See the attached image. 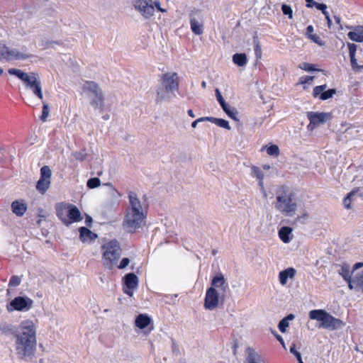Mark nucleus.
Listing matches in <instances>:
<instances>
[{
	"label": "nucleus",
	"instance_id": "nucleus-24",
	"mask_svg": "<svg viewBox=\"0 0 363 363\" xmlns=\"http://www.w3.org/2000/svg\"><path fill=\"white\" fill-rule=\"evenodd\" d=\"M40 82L39 77L37 73L30 72L26 74L23 82L28 89L33 88L34 86Z\"/></svg>",
	"mask_w": 363,
	"mask_h": 363
},
{
	"label": "nucleus",
	"instance_id": "nucleus-47",
	"mask_svg": "<svg viewBox=\"0 0 363 363\" xmlns=\"http://www.w3.org/2000/svg\"><path fill=\"white\" fill-rule=\"evenodd\" d=\"M49 113H50V110H49V107H48V105L47 104H43V111H42V115H41V120L43 121H45L48 116H49Z\"/></svg>",
	"mask_w": 363,
	"mask_h": 363
},
{
	"label": "nucleus",
	"instance_id": "nucleus-21",
	"mask_svg": "<svg viewBox=\"0 0 363 363\" xmlns=\"http://www.w3.org/2000/svg\"><path fill=\"white\" fill-rule=\"evenodd\" d=\"M80 240L82 242L93 241L97 238V235L91 232L86 227H81L79 229Z\"/></svg>",
	"mask_w": 363,
	"mask_h": 363
},
{
	"label": "nucleus",
	"instance_id": "nucleus-6",
	"mask_svg": "<svg viewBox=\"0 0 363 363\" xmlns=\"http://www.w3.org/2000/svg\"><path fill=\"white\" fill-rule=\"evenodd\" d=\"M275 207L288 216L294 215L296 210V202L291 195L281 194L277 196Z\"/></svg>",
	"mask_w": 363,
	"mask_h": 363
},
{
	"label": "nucleus",
	"instance_id": "nucleus-11",
	"mask_svg": "<svg viewBox=\"0 0 363 363\" xmlns=\"http://www.w3.org/2000/svg\"><path fill=\"white\" fill-rule=\"evenodd\" d=\"M133 6L145 18H150L155 13V7L152 4V0H136Z\"/></svg>",
	"mask_w": 363,
	"mask_h": 363
},
{
	"label": "nucleus",
	"instance_id": "nucleus-5",
	"mask_svg": "<svg viewBox=\"0 0 363 363\" xmlns=\"http://www.w3.org/2000/svg\"><path fill=\"white\" fill-rule=\"evenodd\" d=\"M83 91L86 93L91 106L102 111L104 107L105 96L99 85L92 81H86L83 84Z\"/></svg>",
	"mask_w": 363,
	"mask_h": 363
},
{
	"label": "nucleus",
	"instance_id": "nucleus-37",
	"mask_svg": "<svg viewBox=\"0 0 363 363\" xmlns=\"http://www.w3.org/2000/svg\"><path fill=\"white\" fill-rule=\"evenodd\" d=\"M101 185V181L98 177L89 179L86 182V186L89 189H94Z\"/></svg>",
	"mask_w": 363,
	"mask_h": 363
},
{
	"label": "nucleus",
	"instance_id": "nucleus-46",
	"mask_svg": "<svg viewBox=\"0 0 363 363\" xmlns=\"http://www.w3.org/2000/svg\"><path fill=\"white\" fill-rule=\"evenodd\" d=\"M21 279L20 277L12 276L9 281V286L15 287V286H18L21 284Z\"/></svg>",
	"mask_w": 363,
	"mask_h": 363
},
{
	"label": "nucleus",
	"instance_id": "nucleus-36",
	"mask_svg": "<svg viewBox=\"0 0 363 363\" xmlns=\"http://www.w3.org/2000/svg\"><path fill=\"white\" fill-rule=\"evenodd\" d=\"M51 174H52V172H51V170L49 168V167L43 166L40 169V178L41 179L50 180Z\"/></svg>",
	"mask_w": 363,
	"mask_h": 363
},
{
	"label": "nucleus",
	"instance_id": "nucleus-22",
	"mask_svg": "<svg viewBox=\"0 0 363 363\" xmlns=\"http://www.w3.org/2000/svg\"><path fill=\"white\" fill-rule=\"evenodd\" d=\"M348 38L357 43L363 42V26H356L352 31H350L347 34Z\"/></svg>",
	"mask_w": 363,
	"mask_h": 363
},
{
	"label": "nucleus",
	"instance_id": "nucleus-27",
	"mask_svg": "<svg viewBox=\"0 0 363 363\" xmlns=\"http://www.w3.org/2000/svg\"><path fill=\"white\" fill-rule=\"evenodd\" d=\"M296 271L293 268H288L285 270L281 271L279 274V282L281 285H285L287 283L289 278H293L295 275Z\"/></svg>",
	"mask_w": 363,
	"mask_h": 363
},
{
	"label": "nucleus",
	"instance_id": "nucleus-64",
	"mask_svg": "<svg viewBox=\"0 0 363 363\" xmlns=\"http://www.w3.org/2000/svg\"><path fill=\"white\" fill-rule=\"evenodd\" d=\"M133 289H128V288H126V287H125V288L124 289V293H125V294H128V296H133Z\"/></svg>",
	"mask_w": 363,
	"mask_h": 363
},
{
	"label": "nucleus",
	"instance_id": "nucleus-44",
	"mask_svg": "<svg viewBox=\"0 0 363 363\" xmlns=\"http://www.w3.org/2000/svg\"><path fill=\"white\" fill-rule=\"evenodd\" d=\"M327 86L326 84L320 85V86H316L314 87L313 91V95L314 97H317L319 95H320L324 90H325Z\"/></svg>",
	"mask_w": 363,
	"mask_h": 363
},
{
	"label": "nucleus",
	"instance_id": "nucleus-51",
	"mask_svg": "<svg viewBox=\"0 0 363 363\" xmlns=\"http://www.w3.org/2000/svg\"><path fill=\"white\" fill-rule=\"evenodd\" d=\"M216 96L221 107H224L226 104H228L223 98L218 89H216Z\"/></svg>",
	"mask_w": 363,
	"mask_h": 363
},
{
	"label": "nucleus",
	"instance_id": "nucleus-18",
	"mask_svg": "<svg viewBox=\"0 0 363 363\" xmlns=\"http://www.w3.org/2000/svg\"><path fill=\"white\" fill-rule=\"evenodd\" d=\"M211 287H214L216 289V288L220 289L221 291L223 292L225 291V290L228 287V284L226 282V280L221 273L217 274L212 279L211 281Z\"/></svg>",
	"mask_w": 363,
	"mask_h": 363
},
{
	"label": "nucleus",
	"instance_id": "nucleus-33",
	"mask_svg": "<svg viewBox=\"0 0 363 363\" xmlns=\"http://www.w3.org/2000/svg\"><path fill=\"white\" fill-rule=\"evenodd\" d=\"M208 121L212 122L217 125L219 127L226 128L228 130H230L231 128L229 125L228 121L222 119V118H216L213 117H208Z\"/></svg>",
	"mask_w": 363,
	"mask_h": 363
},
{
	"label": "nucleus",
	"instance_id": "nucleus-43",
	"mask_svg": "<svg viewBox=\"0 0 363 363\" xmlns=\"http://www.w3.org/2000/svg\"><path fill=\"white\" fill-rule=\"evenodd\" d=\"M300 68L306 71V72H313V71H318L319 69L315 68L313 64L303 62L300 65Z\"/></svg>",
	"mask_w": 363,
	"mask_h": 363
},
{
	"label": "nucleus",
	"instance_id": "nucleus-63",
	"mask_svg": "<svg viewBox=\"0 0 363 363\" xmlns=\"http://www.w3.org/2000/svg\"><path fill=\"white\" fill-rule=\"evenodd\" d=\"M313 32V27L312 26H308L306 28V35H308V38L309 37V35H312Z\"/></svg>",
	"mask_w": 363,
	"mask_h": 363
},
{
	"label": "nucleus",
	"instance_id": "nucleus-56",
	"mask_svg": "<svg viewBox=\"0 0 363 363\" xmlns=\"http://www.w3.org/2000/svg\"><path fill=\"white\" fill-rule=\"evenodd\" d=\"M308 38L319 45H323V41L316 34L309 35Z\"/></svg>",
	"mask_w": 363,
	"mask_h": 363
},
{
	"label": "nucleus",
	"instance_id": "nucleus-30",
	"mask_svg": "<svg viewBox=\"0 0 363 363\" xmlns=\"http://www.w3.org/2000/svg\"><path fill=\"white\" fill-rule=\"evenodd\" d=\"M233 62L240 66L242 67L247 63V57L245 53H236L233 56Z\"/></svg>",
	"mask_w": 363,
	"mask_h": 363
},
{
	"label": "nucleus",
	"instance_id": "nucleus-40",
	"mask_svg": "<svg viewBox=\"0 0 363 363\" xmlns=\"http://www.w3.org/2000/svg\"><path fill=\"white\" fill-rule=\"evenodd\" d=\"M354 169V167H350V171L352 172ZM355 169L357 174L354 177L353 181L359 182L363 178V167H355Z\"/></svg>",
	"mask_w": 363,
	"mask_h": 363
},
{
	"label": "nucleus",
	"instance_id": "nucleus-55",
	"mask_svg": "<svg viewBox=\"0 0 363 363\" xmlns=\"http://www.w3.org/2000/svg\"><path fill=\"white\" fill-rule=\"evenodd\" d=\"M315 7L317 9L320 10L325 16L329 14L327 11V6L325 4H315Z\"/></svg>",
	"mask_w": 363,
	"mask_h": 363
},
{
	"label": "nucleus",
	"instance_id": "nucleus-57",
	"mask_svg": "<svg viewBox=\"0 0 363 363\" xmlns=\"http://www.w3.org/2000/svg\"><path fill=\"white\" fill-rule=\"evenodd\" d=\"M130 263V259L127 257H125V258H123L122 260L121 261L119 265L118 266V267L119 269H124Z\"/></svg>",
	"mask_w": 363,
	"mask_h": 363
},
{
	"label": "nucleus",
	"instance_id": "nucleus-13",
	"mask_svg": "<svg viewBox=\"0 0 363 363\" xmlns=\"http://www.w3.org/2000/svg\"><path fill=\"white\" fill-rule=\"evenodd\" d=\"M196 16H201L200 11L197 9L191 11L189 14L191 29L195 35H201L203 32V23L201 20L196 19Z\"/></svg>",
	"mask_w": 363,
	"mask_h": 363
},
{
	"label": "nucleus",
	"instance_id": "nucleus-23",
	"mask_svg": "<svg viewBox=\"0 0 363 363\" xmlns=\"http://www.w3.org/2000/svg\"><path fill=\"white\" fill-rule=\"evenodd\" d=\"M338 273L348 283L349 286L350 281L352 279V269H350V265L348 264L343 263L340 265Z\"/></svg>",
	"mask_w": 363,
	"mask_h": 363
},
{
	"label": "nucleus",
	"instance_id": "nucleus-9",
	"mask_svg": "<svg viewBox=\"0 0 363 363\" xmlns=\"http://www.w3.org/2000/svg\"><path fill=\"white\" fill-rule=\"evenodd\" d=\"M349 288L363 292V263L357 262L352 267V279L350 281Z\"/></svg>",
	"mask_w": 363,
	"mask_h": 363
},
{
	"label": "nucleus",
	"instance_id": "nucleus-4",
	"mask_svg": "<svg viewBox=\"0 0 363 363\" xmlns=\"http://www.w3.org/2000/svg\"><path fill=\"white\" fill-rule=\"evenodd\" d=\"M309 318L311 320H316L320 323L319 328L329 330L341 329L345 323L338 318L331 315L330 313L322 309H315L309 312Z\"/></svg>",
	"mask_w": 363,
	"mask_h": 363
},
{
	"label": "nucleus",
	"instance_id": "nucleus-32",
	"mask_svg": "<svg viewBox=\"0 0 363 363\" xmlns=\"http://www.w3.org/2000/svg\"><path fill=\"white\" fill-rule=\"evenodd\" d=\"M104 186L106 187V193L113 199H117L121 196L120 193L113 187L111 183H105Z\"/></svg>",
	"mask_w": 363,
	"mask_h": 363
},
{
	"label": "nucleus",
	"instance_id": "nucleus-28",
	"mask_svg": "<svg viewBox=\"0 0 363 363\" xmlns=\"http://www.w3.org/2000/svg\"><path fill=\"white\" fill-rule=\"evenodd\" d=\"M11 208L13 212L19 216H23L27 209V206L25 203L19 202L18 201H15L12 203Z\"/></svg>",
	"mask_w": 363,
	"mask_h": 363
},
{
	"label": "nucleus",
	"instance_id": "nucleus-45",
	"mask_svg": "<svg viewBox=\"0 0 363 363\" xmlns=\"http://www.w3.org/2000/svg\"><path fill=\"white\" fill-rule=\"evenodd\" d=\"M72 155L76 160H79V161H84L86 157V153L84 150L74 152L72 153Z\"/></svg>",
	"mask_w": 363,
	"mask_h": 363
},
{
	"label": "nucleus",
	"instance_id": "nucleus-62",
	"mask_svg": "<svg viewBox=\"0 0 363 363\" xmlns=\"http://www.w3.org/2000/svg\"><path fill=\"white\" fill-rule=\"evenodd\" d=\"M307 4L306 6L308 8H311L313 6H315V4H318L317 2L314 1L313 0H306Z\"/></svg>",
	"mask_w": 363,
	"mask_h": 363
},
{
	"label": "nucleus",
	"instance_id": "nucleus-1",
	"mask_svg": "<svg viewBox=\"0 0 363 363\" xmlns=\"http://www.w3.org/2000/svg\"><path fill=\"white\" fill-rule=\"evenodd\" d=\"M15 350L20 359L30 361L36 350V328L32 320L21 323L15 332Z\"/></svg>",
	"mask_w": 363,
	"mask_h": 363
},
{
	"label": "nucleus",
	"instance_id": "nucleus-2",
	"mask_svg": "<svg viewBox=\"0 0 363 363\" xmlns=\"http://www.w3.org/2000/svg\"><path fill=\"white\" fill-rule=\"evenodd\" d=\"M160 84L156 90L155 102L161 104L169 101L176 96L175 91L179 89V79L176 72H167L162 74Z\"/></svg>",
	"mask_w": 363,
	"mask_h": 363
},
{
	"label": "nucleus",
	"instance_id": "nucleus-49",
	"mask_svg": "<svg viewBox=\"0 0 363 363\" xmlns=\"http://www.w3.org/2000/svg\"><path fill=\"white\" fill-rule=\"evenodd\" d=\"M281 11H282L284 15H287L289 18H292L293 12H292V9H291V6H289L286 4H283L281 6Z\"/></svg>",
	"mask_w": 363,
	"mask_h": 363
},
{
	"label": "nucleus",
	"instance_id": "nucleus-50",
	"mask_svg": "<svg viewBox=\"0 0 363 363\" xmlns=\"http://www.w3.org/2000/svg\"><path fill=\"white\" fill-rule=\"evenodd\" d=\"M351 67L353 70L360 71L363 69V65H359L357 62V60L355 56H353L352 58H350Z\"/></svg>",
	"mask_w": 363,
	"mask_h": 363
},
{
	"label": "nucleus",
	"instance_id": "nucleus-25",
	"mask_svg": "<svg viewBox=\"0 0 363 363\" xmlns=\"http://www.w3.org/2000/svg\"><path fill=\"white\" fill-rule=\"evenodd\" d=\"M152 322L151 318L146 314H139L135 320V325L140 328L144 329L147 327Z\"/></svg>",
	"mask_w": 363,
	"mask_h": 363
},
{
	"label": "nucleus",
	"instance_id": "nucleus-41",
	"mask_svg": "<svg viewBox=\"0 0 363 363\" xmlns=\"http://www.w3.org/2000/svg\"><path fill=\"white\" fill-rule=\"evenodd\" d=\"M267 153L269 155L277 156L279 153V150L277 145H272L267 148Z\"/></svg>",
	"mask_w": 363,
	"mask_h": 363
},
{
	"label": "nucleus",
	"instance_id": "nucleus-10",
	"mask_svg": "<svg viewBox=\"0 0 363 363\" xmlns=\"http://www.w3.org/2000/svg\"><path fill=\"white\" fill-rule=\"evenodd\" d=\"M307 118L310 121L308 129L312 130L330 119V114L324 112L309 111L307 113Z\"/></svg>",
	"mask_w": 363,
	"mask_h": 363
},
{
	"label": "nucleus",
	"instance_id": "nucleus-16",
	"mask_svg": "<svg viewBox=\"0 0 363 363\" xmlns=\"http://www.w3.org/2000/svg\"><path fill=\"white\" fill-rule=\"evenodd\" d=\"M357 196L363 199V184L362 186L354 189L347 194V196L343 200V205L345 208L347 209L350 208L352 201Z\"/></svg>",
	"mask_w": 363,
	"mask_h": 363
},
{
	"label": "nucleus",
	"instance_id": "nucleus-42",
	"mask_svg": "<svg viewBox=\"0 0 363 363\" xmlns=\"http://www.w3.org/2000/svg\"><path fill=\"white\" fill-rule=\"evenodd\" d=\"M290 352L292 353L296 357L298 363H303L302 358H301V354L299 352H298L296 350L295 344H292V345L291 346Z\"/></svg>",
	"mask_w": 363,
	"mask_h": 363
},
{
	"label": "nucleus",
	"instance_id": "nucleus-8",
	"mask_svg": "<svg viewBox=\"0 0 363 363\" xmlns=\"http://www.w3.org/2000/svg\"><path fill=\"white\" fill-rule=\"evenodd\" d=\"M145 218L143 211H133L127 210L123 225L124 228L129 231L135 230L141 226V224Z\"/></svg>",
	"mask_w": 363,
	"mask_h": 363
},
{
	"label": "nucleus",
	"instance_id": "nucleus-31",
	"mask_svg": "<svg viewBox=\"0 0 363 363\" xmlns=\"http://www.w3.org/2000/svg\"><path fill=\"white\" fill-rule=\"evenodd\" d=\"M50 180L41 179L38 181L36 189L41 193L44 194L50 187Z\"/></svg>",
	"mask_w": 363,
	"mask_h": 363
},
{
	"label": "nucleus",
	"instance_id": "nucleus-54",
	"mask_svg": "<svg viewBox=\"0 0 363 363\" xmlns=\"http://www.w3.org/2000/svg\"><path fill=\"white\" fill-rule=\"evenodd\" d=\"M255 44V53L257 58H260L262 56L261 46L257 40H254Z\"/></svg>",
	"mask_w": 363,
	"mask_h": 363
},
{
	"label": "nucleus",
	"instance_id": "nucleus-3",
	"mask_svg": "<svg viewBox=\"0 0 363 363\" xmlns=\"http://www.w3.org/2000/svg\"><path fill=\"white\" fill-rule=\"evenodd\" d=\"M101 251L104 267L109 270L113 269L122 254L119 242L116 240H110L101 246Z\"/></svg>",
	"mask_w": 363,
	"mask_h": 363
},
{
	"label": "nucleus",
	"instance_id": "nucleus-48",
	"mask_svg": "<svg viewBox=\"0 0 363 363\" xmlns=\"http://www.w3.org/2000/svg\"><path fill=\"white\" fill-rule=\"evenodd\" d=\"M288 327L289 322L286 321V319L283 318L279 323L278 328L281 333H285Z\"/></svg>",
	"mask_w": 363,
	"mask_h": 363
},
{
	"label": "nucleus",
	"instance_id": "nucleus-14",
	"mask_svg": "<svg viewBox=\"0 0 363 363\" xmlns=\"http://www.w3.org/2000/svg\"><path fill=\"white\" fill-rule=\"evenodd\" d=\"M29 57L30 55L28 54L21 52L15 48H10L6 46V51L4 60L12 61L18 60H26L29 58Z\"/></svg>",
	"mask_w": 363,
	"mask_h": 363
},
{
	"label": "nucleus",
	"instance_id": "nucleus-38",
	"mask_svg": "<svg viewBox=\"0 0 363 363\" xmlns=\"http://www.w3.org/2000/svg\"><path fill=\"white\" fill-rule=\"evenodd\" d=\"M33 93L40 100H43V96L42 93L41 83L39 82L36 84L33 88L30 89Z\"/></svg>",
	"mask_w": 363,
	"mask_h": 363
},
{
	"label": "nucleus",
	"instance_id": "nucleus-35",
	"mask_svg": "<svg viewBox=\"0 0 363 363\" xmlns=\"http://www.w3.org/2000/svg\"><path fill=\"white\" fill-rule=\"evenodd\" d=\"M8 72L11 75H14L17 77L18 79H20L22 82L24 79L25 77H26V74L28 73H26L21 69H15V68H11L8 70Z\"/></svg>",
	"mask_w": 363,
	"mask_h": 363
},
{
	"label": "nucleus",
	"instance_id": "nucleus-12",
	"mask_svg": "<svg viewBox=\"0 0 363 363\" xmlns=\"http://www.w3.org/2000/svg\"><path fill=\"white\" fill-rule=\"evenodd\" d=\"M219 293L214 287L208 289L204 300V307L208 310H213L219 304Z\"/></svg>",
	"mask_w": 363,
	"mask_h": 363
},
{
	"label": "nucleus",
	"instance_id": "nucleus-39",
	"mask_svg": "<svg viewBox=\"0 0 363 363\" xmlns=\"http://www.w3.org/2000/svg\"><path fill=\"white\" fill-rule=\"evenodd\" d=\"M336 90L335 89H330L327 91H323V93L319 96V98L321 100H327L333 97V94H335Z\"/></svg>",
	"mask_w": 363,
	"mask_h": 363
},
{
	"label": "nucleus",
	"instance_id": "nucleus-59",
	"mask_svg": "<svg viewBox=\"0 0 363 363\" xmlns=\"http://www.w3.org/2000/svg\"><path fill=\"white\" fill-rule=\"evenodd\" d=\"M203 121H208V116L201 117V118L196 119V121H194L191 123V127L195 128L199 123L203 122Z\"/></svg>",
	"mask_w": 363,
	"mask_h": 363
},
{
	"label": "nucleus",
	"instance_id": "nucleus-61",
	"mask_svg": "<svg viewBox=\"0 0 363 363\" xmlns=\"http://www.w3.org/2000/svg\"><path fill=\"white\" fill-rule=\"evenodd\" d=\"M274 335H275V337L277 339V340L281 344L283 347L286 349L284 341L283 338L279 335H278L277 333Z\"/></svg>",
	"mask_w": 363,
	"mask_h": 363
},
{
	"label": "nucleus",
	"instance_id": "nucleus-17",
	"mask_svg": "<svg viewBox=\"0 0 363 363\" xmlns=\"http://www.w3.org/2000/svg\"><path fill=\"white\" fill-rule=\"evenodd\" d=\"M130 206L127 210L133 211H143L140 201L136 193L130 191L128 194Z\"/></svg>",
	"mask_w": 363,
	"mask_h": 363
},
{
	"label": "nucleus",
	"instance_id": "nucleus-60",
	"mask_svg": "<svg viewBox=\"0 0 363 363\" xmlns=\"http://www.w3.org/2000/svg\"><path fill=\"white\" fill-rule=\"evenodd\" d=\"M313 79V77H309V76L302 77L300 79V82L301 84H306V83H308L310 81H312Z\"/></svg>",
	"mask_w": 363,
	"mask_h": 363
},
{
	"label": "nucleus",
	"instance_id": "nucleus-52",
	"mask_svg": "<svg viewBox=\"0 0 363 363\" xmlns=\"http://www.w3.org/2000/svg\"><path fill=\"white\" fill-rule=\"evenodd\" d=\"M252 173L259 180H263L264 174L260 169L253 167Z\"/></svg>",
	"mask_w": 363,
	"mask_h": 363
},
{
	"label": "nucleus",
	"instance_id": "nucleus-53",
	"mask_svg": "<svg viewBox=\"0 0 363 363\" xmlns=\"http://www.w3.org/2000/svg\"><path fill=\"white\" fill-rule=\"evenodd\" d=\"M347 47L350 52V58H352L353 56H355V52L357 51V46L354 43H347Z\"/></svg>",
	"mask_w": 363,
	"mask_h": 363
},
{
	"label": "nucleus",
	"instance_id": "nucleus-7",
	"mask_svg": "<svg viewBox=\"0 0 363 363\" xmlns=\"http://www.w3.org/2000/svg\"><path fill=\"white\" fill-rule=\"evenodd\" d=\"M33 301L27 296H17L6 305V309L9 313L14 311H28L32 308Z\"/></svg>",
	"mask_w": 363,
	"mask_h": 363
},
{
	"label": "nucleus",
	"instance_id": "nucleus-26",
	"mask_svg": "<svg viewBox=\"0 0 363 363\" xmlns=\"http://www.w3.org/2000/svg\"><path fill=\"white\" fill-rule=\"evenodd\" d=\"M125 287L130 289H135L138 285V278L133 273H129L124 277Z\"/></svg>",
	"mask_w": 363,
	"mask_h": 363
},
{
	"label": "nucleus",
	"instance_id": "nucleus-34",
	"mask_svg": "<svg viewBox=\"0 0 363 363\" xmlns=\"http://www.w3.org/2000/svg\"><path fill=\"white\" fill-rule=\"evenodd\" d=\"M222 108L232 119L238 121L237 118V115L238 113L235 108H231L228 104H226L224 107H222Z\"/></svg>",
	"mask_w": 363,
	"mask_h": 363
},
{
	"label": "nucleus",
	"instance_id": "nucleus-19",
	"mask_svg": "<svg viewBox=\"0 0 363 363\" xmlns=\"http://www.w3.org/2000/svg\"><path fill=\"white\" fill-rule=\"evenodd\" d=\"M67 218L70 220V224L82 220L81 213L76 206L70 203L68 204Z\"/></svg>",
	"mask_w": 363,
	"mask_h": 363
},
{
	"label": "nucleus",
	"instance_id": "nucleus-20",
	"mask_svg": "<svg viewBox=\"0 0 363 363\" xmlns=\"http://www.w3.org/2000/svg\"><path fill=\"white\" fill-rule=\"evenodd\" d=\"M245 354V363H264L262 357L251 347L246 349Z\"/></svg>",
	"mask_w": 363,
	"mask_h": 363
},
{
	"label": "nucleus",
	"instance_id": "nucleus-15",
	"mask_svg": "<svg viewBox=\"0 0 363 363\" xmlns=\"http://www.w3.org/2000/svg\"><path fill=\"white\" fill-rule=\"evenodd\" d=\"M68 204L60 203L56 205V215L60 220L66 225H70V220L67 218Z\"/></svg>",
	"mask_w": 363,
	"mask_h": 363
},
{
	"label": "nucleus",
	"instance_id": "nucleus-29",
	"mask_svg": "<svg viewBox=\"0 0 363 363\" xmlns=\"http://www.w3.org/2000/svg\"><path fill=\"white\" fill-rule=\"evenodd\" d=\"M292 229L290 227H282L279 230V236L284 242L288 243L291 241Z\"/></svg>",
	"mask_w": 363,
	"mask_h": 363
},
{
	"label": "nucleus",
	"instance_id": "nucleus-58",
	"mask_svg": "<svg viewBox=\"0 0 363 363\" xmlns=\"http://www.w3.org/2000/svg\"><path fill=\"white\" fill-rule=\"evenodd\" d=\"M6 51V45L2 43H0V60H4V56Z\"/></svg>",
	"mask_w": 363,
	"mask_h": 363
}]
</instances>
